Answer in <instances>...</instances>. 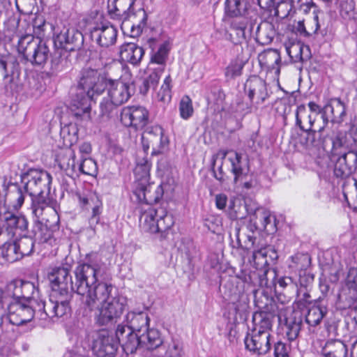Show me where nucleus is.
Returning <instances> with one entry per match:
<instances>
[{
  "instance_id": "28",
  "label": "nucleus",
  "mask_w": 357,
  "mask_h": 357,
  "mask_svg": "<svg viewBox=\"0 0 357 357\" xmlns=\"http://www.w3.org/2000/svg\"><path fill=\"white\" fill-rule=\"evenodd\" d=\"M144 54V50L134 43H126L121 46L120 56L122 60L137 66Z\"/></svg>"
},
{
  "instance_id": "37",
  "label": "nucleus",
  "mask_w": 357,
  "mask_h": 357,
  "mask_svg": "<svg viewBox=\"0 0 357 357\" xmlns=\"http://www.w3.org/2000/svg\"><path fill=\"white\" fill-rule=\"evenodd\" d=\"M258 60L261 67L275 70L276 74L280 73L279 65L281 63V56L278 50L273 49L265 50L258 55Z\"/></svg>"
},
{
  "instance_id": "21",
  "label": "nucleus",
  "mask_w": 357,
  "mask_h": 357,
  "mask_svg": "<svg viewBox=\"0 0 357 357\" xmlns=\"http://www.w3.org/2000/svg\"><path fill=\"white\" fill-rule=\"evenodd\" d=\"M89 36L92 40H96L100 46L108 47L116 43L117 30L109 23H101L90 30Z\"/></svg>"
},
{
  "instance_id": "35",
  "label": "nucleus",
  "mask_w": 357,
  "mask_h": 357,
  "mask_svg": "<svg viewBox=\"0 0 357 357\" xmlns=\"http://www.w3.org/2000/svg\"><path fill=\"white\" fill-rule=\"evenodd\" d=\"M347 106L340 98H335L325 105L324 112L328 116V113L331 114V121L334 123H342L346 116Z\"/></svg>"
},
{
  "instance_id": "23",
  "label": "nucleus",
  "mask_w": 357,
  "mask_h": 357,
  "mask_svg": "<svg viewBox=\"0 0 357 357\" xmlns=\"http://www.w3.org/2000/svg\"><path fill=\"white\" fill-rule=\"evenodd\" d=\"M281 321L280 313H270L266 311H257L252 314V327L248 331L271 333L275 317Z\"/></svg>"
},
{
  "instance_id": "13",
  "label": "nucleus",
  "mask_w": 357,
  "mask_h": 357,
  "mask_svg": "<svg viewBox=\"0 0 357 357\" xmlns=\"http://www.w3.org/2000/svg\"><path fill=\"white\" fill-rule=\"evenodd\" d=\"M93 93L76 87L71 93L70 108L77 119L89 121L91 119V101L93 98Z\"/></svg>"
},
{
  "instance_id": "19",
  "label": "nucleus",
  "mask_w": 357,
  "mask_h": 357,
  "mask_svg": "<svg viewBox=\"0 0 357 357\" xmlns=\"http://www.w3.org/2000/svg\"><path fill=\"white\" fill-rule=\"evenodd\" d=\"M133 193L139 202L151 205L160 200L163 196L164 190L162 184L154 188L153 184L147 179L146 182L136 181Z\"/></svg>"
},
{
  "instance_id": "18",
  "label": "nucleus",
  "mask_w": 357,
  "mask_h": 357,
  "mask_svg": "<svg viewBox=\"0 0 357 357\" xmlns=\"http://www.w3.org/2000/svg\"><path fill=\"white\" fill-rule=\"evenodd\" d=\"M82 33L75 29H68L65 32L61 31L54 40L56 48L66 52L80 50L84 45Z\"/></svg>"
},
{
  "instance_id": "63",
  "label": "nucleus",
  "mask_w": 357,
  "mask_h": 357,
  "mask_svg": "<svg viewBox=\"0 0 357 357\" xmlns=\"http://www.w3.org/2000/svg\"><path fill=\"white\" fill-rule=\"evenodd\" d=\"M179 111L181 117L185 120L192 116L194 109L189 96H185L182 98L179 104Z\"/></svg>"
},
{
  "instance_id": "8",
  "label": "nucleus",
  "mask_w": 357,
  "mask_h": 357,
  "mask_svg": "<svg viewBox=\"0 0 357 357\" xmlns=\"http://www.w3.org/2000/svg\"><path fill=\"white\" fill-rule=\"evenodd\" d=\"M244 90L248 95L250 101V105L258 106L263 104L269 97V93L267 89V84L259 76H252L247 79L244 84ZM239 109L248 114L251 112V105H246L245 107H241L238 104Z\"/></svg>"
},
{
  "instance_id": "40",
  "label": "nucleus",
  "mask_w": 357,
  "mask_h": 357,
  "mask_svg": "<svg viewBox=\"0 0 357 357\" xmlns=\"http://www.w3.org/2000/svg\"><path fill=\"white\" fill-rule=\"evenodd\" d=\"M278 258V252L272 246L255 251L252 255L254 263L257 267L259 265L268 266L271 264H275Z\"/></svg>"
},
{
  "instance_id": "24",
  "label": "nucleus",
  "mask_w": 357,
  "mask_h": 357,
  "mask_svg": "<svg viewBox=\"0 0 357 357\" xmlns=\"http://www.w3.org/2000/svg\"><path fill=\"white\" fill-rule=\"evenodd\" d=\"M326 125L316 126L310 131H305L300 135V143L307 150L319 149L324 142V130Z\"/></svg>"
},
{
  "instance_id": "7",
  "label": "nucleus",
  "mask_w": 357,
  "mask_h": 357,
  "mask_svg": "<svg viewBox=\"0 0 357 357\" xmlns=\"http://www.w3.org/2000/svg\"><path fill=\"white\" fill-rule=\"evenodd\" d=\"M247 282V277L239 276L221 277L220 282V293L224 300L231 303L234 305L236 313H239L245 308V305L240 303V299L243 296L244 283Z\"/></svg>"
},
{
  "instance_id": "30",
  "label": "nucleus",
  "mask_w": 357,
  "mask_h": 357,
  "mask_svg": "<svg viewBox=\"0 0 357 357\" xmlns=\"http://www.w3.org/2000/svg\"><path fill=\"white\" fill-rule=\"evenodd\" d=\"M336 304L340 310L357 309V288L344 285L338 294Z\"/></svg>"
},
{
  "instance_id": "50",
  "label": "nucleus",
  "mask_w": 357,
  "mask_h": 357,
  "mask_svg": "<svg viewBox=\"0 0 357 357\" xmlns=\"http://www.w3.org/2000/svg\"><path fill=\"white\" fill-rule=\"evenodd\" d=\"M22 294L24 300H34L38 303H45L40 296L38 287L32 282L22 280Z\"/></svg>"
},
{
  "instance_id": "46",
  "label": "nucleus",
  "mask_w": 357,
  "mask_h": 357,
  "mask_svg": "<svg viewBox=\"0 0 357 357\" xmlns=\"http://www.w3.org/2000/svg\"><path fill=\"white\" fill-rule=\"evenodd\" d=\"M257 219L260 222V229L266 231L268 234H273L277 231V220L266 211H257L255 213Z\"/></svg>"
},
{
  "instance_id": "42",
  "label": "nucleus",
  "mask_w": 357,
  "mask_h": 357,
  "mask_svg": "<svg viewBox=\"0 0 357 357\" xmlns=\"http://www.w3.org/2000/svg\"><path fill=\"white\" fill-rule=\"evenodd\" d=\"M347 347L340 339L328 340L322 349L325 357H347Z\"/></svg>"
},
{
  "instance_id": "9",
  "label": "nucleus",
  "mask_w": 357,
  "mask_h": 357,
  "mask_svg": "<svg viewBox=\"0 0 357 357\" xmlns=\"http://www.w3.org/2000/svg\"><path fill=\"white\" fill-rule=\"evenodd\" d=\"M168 143V138L165 136L164 130L160 126L148 127L142 136L143 150L147 154L151 147V156L162 154Z\"/></svg>"
},
{
  "instance_id": "5",
  "label": "nucleus",
  "mask_w": 357,
  "mask_h": 357,
  "mask_svg": "<svg viewBox=\"0 0 357 357\" xmlns=\"http://www.w3.org/2000/svg\"><path fill=\"white\" fill-rule=\"evenodd\" d=\"M31 210L33 225L28 233L35 242L46 243L52 238L53 231L59 229V216L55 210L43 208L40 204Z\"/></svg>"
},
{
  "instance_id": "20",
  "label": "nucleus",
  "mask_w": 357,
  "mask_h": 357,
  "mask_svg": "<svg viewBox=\"0 0 357 357\" xmlns=\"http://www.w3.org/2000/svg\"><path fill=\"white\" fill-rule=\"evenodd\" d=\"M116 333L119 344L127 355L135 353L139 347H142V333H135L123 324L118 325Z\"/></svg>"
},
{
  "instance_id": "43",
  "label": "nucleus",
  "mask_w": 357,
  "mask_h": 357,
  "mask_svg": "<svg viewBox=\"0 0 357 357\" xmlns=\"http://www.w3.org/2000/svg\"><path fill=\"white\" fill-rule=\"evenodd\" d=\"M328 312L327 307L316 301L305 315V321L310 326H318Z\"/></svg>"
},
{
  "instance_id": "55",
  "label": "nucleus",
  "mask_w": 357,
  "mask_h": 357,
  "mask_svg": "<svg viewBox=\"0 0 357 357\" xmlns=\"http://www.w3.org/2000/svg\"><path fill=\"white\" fill-rule=\"evenodd\" d=\"M273 25L267 23L257 24L255 33L256 40L258 41L261 40L262 44L270 43L273 38Z\"/></svg>"
},
{
  "instance_id": "38",
  "label": "nucleus",
  "mask_w": 357,
  "mask_h": 357,
  "mask_svg": "<svg viewBox=\"0 0 357 357\" xmlns=\"http://www.w3.org/2000/svg\"><path fill=\"white\" fill-rule=\"evenodd\" d=\"M250 0H225V13L230 17H245L250 7Z\"/></svg>"
},
{
  "instance_id": "22",
  "label": "nucleus",
  "mask_w": 357,
  "mask_h": 357,
  "mask_svg": "<svg viewBox=\"0 0 357 357\" xmlns=\"http://www.w3.org/2000/svg\"><path fill=\"white\" fill-rule=\"evenodd\" d=\"M325 327L328 335L332 337H347L357 329L351 317H345L342 319L331 318L326 321Z\"/></svg>"
},
{
  "instance_id": "15",
  "label": "nucleus",
  "mask_w": 357,
  "mask_h": 357,
  "mask_svg": "<svg viewBox=\"0 0 357 357\" xmlns=\"http://www.w3.org/2000/svg\"><path fill=\"white\" fill-rule=\"evenodd\" d=\"M108 77L100 76L98 71L91 68H84L80 72V78L77 87L82 88L94 95H100L105 91V84Z\"/></svg>"
},
{
  "instance_id": "29",
  "label": "nucleus",
  "mask_w": 357,
  "mask_h": 357,
  "mask_svg": "<svg viewBox=\"0 0 357 357\" xmlns=\"http://www.w3.org/2000/svg\"><path fill=\"white\" fill-rule=\"evenodd\" d=\"M51 61V66L47 75L50 77L57 76L59 73L68 70L71 66L70 61L68 59L67 52L56 48Z\"/></svg>"
},
{
  "instance_id": "11",
  "label": "nucleus",
  "mask_w": 357,
  "mask_h": 357,
  "mask_svg": "<svg viewBox=\"0 0 357 357\" xmlns=\"http://www.w3.org/2000/svg\"><path fill=\"white\" fill-rule=\"evenodd\" d=\"M122 124L135 130H142L149 123V112L141 105L124 107L121 112Z\"/></svg>"
},
{
  "instance_id": "2",
  "label": "nucleus",
  "mask_w": 357,
  "mask_h": 357,
  "mask_svg": "<svg viewBox=\"0 0 357 357\" xmlns=\"http://www.w3.org/2000/svg\"><path fill=\"white\" fill-rule=\"evenodd\" d=\"M52 181V177L47 172L31 169L20 175V182L6 184L4 179L3 190L15 210L22 207L26 195L31 197V209L36 208L38 204L47 208Z\"/></svg>"
},
{
  "instance_id": "51",
  "label": "nucleus",
  "mask_w": 357,
  "mask_h": 357,
  "mask_svg": "<svg viewBox=\"0 0 357 357\" xmlns=\"http://www.w3.org/2000/svg\"><path fill=\"white\" fill-rule=\"evenodd\" d=\"M245 63L240 59H232L225 70V76L227 80L234 79L242 75Z\"/></svg>"
},
{
  "instance_id": "56",
  "label": "nucleus",
  "mask_w": 357,
  "mask_h": 357,
  "mask_svg": "<svg viewBox=\"0 0 357 357\" xmlns=\"http://www.w3.org/2000/svg\"><path fill=\"white\" fill-rule=\"evenodd\" d=\"M151 163L146 158H142L137 162V167L135 169L136 181L146 182L150 178Z\"/></svg>"
},
{
  "instance_id": "44",
  "label": "nucleus",
  "mask_w": 357,
  "mask_h": 357,
  "mask_svg": "<svg viewBox=\"0 0 357 357\" xmlns=\"http://www.w3.org/2000/svg\"><path fill=\"white\" fill-rule=\"evenodd\" d=\"M163 343L160 333L155 328H146L141 335L142 347H146L149 350H153L159 347Z\"/></svg>"
},
{
  "instance_id": "16",
  "label": "nucleus",
  "mask_w": 357,
  "mask_h": 357,
  "mask_svg": "<svg viewBox=\"0 0 357 357\" xmlns=\"http://www.w3.org/2000/svg\"><path fill=\"white\" fill-rule=\"evenodd\" d=\"M79 204L83 210H92V215L89 219L90 226L95 227L100 221V215L102 212V201L96 192L90 190H83L76 192Z\"/></svg>"
},
{
  "instance_id": "33",
  "label": "nucleus",
  "mask_w": 357,
  "mask_h": 357,
  "mask_svg": "<svg viewBox=\"0 0 357 357\" xmlns=\"http://www.w3.org/2000/svg\"><path fill=\"white\" fill-rule=\"evenodd\" d=\"M50 56V50L47 41L40 38L26 61L30 62L33 66H43L46 63Z\"/></svg>"
},
{
  "instance_id": "64",
  "label": "nucleus",
  "mask_w": 357,
  "mask_h": 357,
  "mask_svg": "<svg viewBox=\"0 0 357 357\" xmlns=\"http://www.w3.org/2000/svg\"><path fill=\"white\" fill-rule=\"evenodd\" d=\"M218 158V155H214L212 158L211 160V172H213V177L218 181L220 183H225L228 176L226 173L223 171V161H221L220 165L218 167V170H215V167L216 164V160Z\"/></svg>"
},
{
  "instance_id": "31",
  "label": "nucleus",
  "mask_w": 357,
  "mask_h": 357,
  "mask_svg": "<svg viewBox=\"0 0 357 357\" xmlns=\"http://www.w3.org/2000/svg\"><path fill=\"white\" fill-rule=\"evenodd\" d=\"M286 335L289 340H295L300 333L303 324V314L299 310H293L285 317Z\"/></svg>"
},
{
  "instance_id": "53",
  "label": "nucleus",
  "mask_w": 357,
  "mask_h": 357,
  "mask_svg": "<svg viewBox=\"0 0 357 357\" xmlns=\"http://www.w3.org/2000/svg\"><path fill=\"white\" fill-rule=\"evenodd\" d=\"M1 246V255L8 261L14 262L22 259L15 241L5 242Z\"/></svg>"
},
{
  "instance_id": "17",
  "label": "nucleus",
  "mask_w": 357,
  "mask_h": 357,
  "mask_svg": "<svg viewBox=\"0 0 357 357\" xmlns=\"http://www.w3.org/2000/svg\"><path fill=\"white\" fill-rule=\"evenodd\" d=\"M332 160L335 161L334 174L337 178H347L357 169L356 151H349L340 155L333 153Z\"/></svg>"
},
{
  "instance_id": "4",
  "label": "nucleus",
  "mask_w": 357,
  "mask_h": 357,
  "mask_svg": "<svg viewBox=\"0 0 357 357\" xmlns=\"http://www.w3.org/2000/svg\"><path fill=\"white\" fill-rule=\"evenodd\" d=\"M9 321L13 325L21 326L32 321L36 316L40 320L59 318L52 316L47 308V303H38L34 300L10 301L8 305Z\"/></svg>"
},
{
  "instance_id": "1",
  "label": "nucleus",
  "mask_w": 357,
  "mask_h": 357,
  "mask_svg": "<svg viewBox=\"0 0 357 357\" xmlns=\"http://www.w3.org/2000/svg\"><path fill=\"white\" fill-rule=\"evenodd\" d=\"M105 273L106 266L103 263L91 259L75 268V282L70 275L68 264L52 268L48 273V278L52 292L47 303V308L52 316L62 317L69 314L71 311L70 302L73 294L77 293L86 297L91 286L97 281V277H102Z\"/></svg>"
},
{
  "instance_id": "58",
  "label": "nucleus",
  "mask_w": 357,
  "mask_h": 357,
  "mask_svg": "<svg viewBox=\"0 0 357 357\" xmlns=\"http://www.w3.org/2000/svg\"><path fill=\"white\" fill-rule=\"evenodd\" d=\"M293 264L290 266L300 271V272L305 271L311 264L310 256L307 253H297L291 257Z\"/></svg>"
},
{
  "instance_id": "39",
  "label": "nucleus",
  "mask_w": 357,
  "mask_h": 357,
  "mask_svg": "<svg viewBox=\"0 0 357 357\" xmlns=\"http://www.w3.org/2000/svg\"><path fill=\"white\" fill-rule=\"evenodd\" d=\"M248 20L246 17L236 18L231 22V32L229 33V40L234 45L242 43L246 40V32Z\"/></svg>"
},
{
  "instance_id": "10",
  "label": "nucleus",
  "mask_w": 357,
  "mask_h": 357,
  "mask_svg": "<svg viewBox=\"0 0 357 357\" xmlns=\"http://www.w3.org/2000/svg\"><path fill=\"white\" fill-rule=\"evenodd\" d=\"M119 347L116 333L102 329L96 333L92 350L98 357H115Z\"/></svg>"
},
{
  "instance_id": "25",
  "label": "nucleus",
  "mask_w": 357,
  "mask_h": 357,
  "mask_svg": "<svg viewBox=\"0 0 357 357\" xmlns=\"http://www.w3.org/2000/svg\"><path fill=\"white\" fill-rule=\"evenodd\" d=\"M234 158H229L231 162V172L234 175V183L243 182L250 174V168L248 158L243 159L241 153L234 152Z\"/></svg>"
},
{
  "instance_id": "54",
  "label": "nucleus",
  "mask_w": 357,
  "mask_h": 357,
  "mask_svg": "<svg viewBox=\"0 0 357 357\" xmlns=\"http://www.w3.org/2000/svg\"><path fill=\"white\" fill-rule=\"evenodd\" d=\"M309 52L308 47H304L303 45L297 43L292 44L291 46H287L286 50L289 56L291 57L294 62H304L309 59V55H303L304 50Z\"/></svg>"
},
{
  "instance_id": "3",
  "label": "nucleus",
  "mask_w": 357,
  "mask_h": 357,
  "mask_svg": "<svg viewBox=\"0 0 357 357\" xmlns=\"http://www.w3.org/2000/svg\"><path fill=\"white\" fill-rule=\"evenodd\" d=\"M97 277V281L91 286L84 304L90 311L100 304L98 314L96 317V324L99 326H109L116 323L123 314L127 305V298L113 292L112 284L101 280Z\"/></svg>"
},
{
  "instance_id": "34",
  "label": "nucleus",
  "mask_w": 357,
  "mask_h": 357,
  "mask_svg": "<svg viewBox=\"0 0 357 357\" xmlns=\"http://www.w3.org/2000/svg\"><path fill=\"white\" fill-rule=\"evenodd\" d=\"M296 126L303 132L305 131H310L316 126H319L317 123L316 115L307 114L305 106L301 105L297 107L296 111Z\"/></svg>"
},
{
  "instance_id": "49",
  "label": "nucleus",
  "mask_w": 357,
  "mask_h": 357,
  "mask_svg": "<svg viewBox=\"0 0 357 357\" xmlns=\"http://www.w3.org/2000/svg\"><path fill=\"white\" fill-rule=\"evenodd\" d=\"M246 213V206L239 199L233 198L229 200L228 215L231 220H241L245 217Z\"/></svg>"
},
{
  "instance_id": "27",
  "label": "nucleus",
  "mask_w": 357,
  "mask_h": 357,
  "mask_svg": "<svg viewBox=\"0 0 357 357\" xmlns=\"http://www.w3.org/2000/svg\"><path fill=\"white\" fill-rule=\"evenodd\" d=\"M125 321L126 324L123 325L126 328H130L135 333H142L149 328L150 319L146 312H130L127 313Z\"/></svg>"
},
{
  "instance_id": "62",
  "label": "nucleus",
  "mask_w": 357,
  "mask_h": 357,
  "mask_svg": "<svg viewBox=\"0 0 357 357\" xmlns=\"http://www.w3.org/2000/svg\"><path fill=\"white\" fill-rule=\"evenodd\" d=\"M119 106H120V105H116L110 98L103 99L100 105L101 115L108 118L116 116L118 113Z\"/></svg>"
},
{
  "instance_id": "60",
  "label": "nucleus",
  "mask_w": 357,
  "mask_h": 357,
  "mask_svg": "<svg viewBox=\"0 0 357 357\" xmlns=\"http://www.w3.org/2000/svg\"><path fill=\"white\" fill-rule=\"evenodd\" d=\"M6 291L11 301L23 299L22 280H14L6 286Z\"/></svg>"
},
{
  "instance_id": "41",
  "label": "nucleus",
  "mask_w": 357,
  "mask_h": 357,
  "mask_svg": "<svg viewBox=\"0 0 357 357\" xmlns=\"http://www.w3.org/2000/svg\"><path fill=\"white\" fill-rule=\"evenodd\" d=\"M75 154L73 151L69 150L59 156V166L63 170L66 175L71 178L78 176V168L76 167Z\"/></svg>"
},
{
  "instance_id": "61",
  "label": "nucleus",
  "mask_w": 357,
  "mask_h": 357,
  "mask_svg": "<svg viewBox=\"0 0 357 357\" xmlns=\"http://www.w3.org/2000/svg\"><path fill=\"white\" fill-rule=\"evenodd\" d=\"M78 172L86 175L94 176L98 173V166L92 158H84L79 165Z\"/></svg>"
},
{
  "instance_id": "45",
  "label": "nucleus",
  "mask_w": 357,
  "mask_h": 357,
  "mask_svg": "<svg viewBox=\"0 0 357 357\" xmlns=\"http://www.w3.org/2000/svg\"><path fill=\"white\" fill-rule=\"evenodd\" d=\"M162 72L163 68H158L152 71L147 77L141 78L139 84V93L145 96L150 89L155 90Z\"/></svg>"
},
{
  "instance_id": "26",
  "label": "nucleus",
  "mask_w": 357,
  "mask_h": 357,
  "mask_svg": "<svg viewBox=\"0 0 357 357\" xmlns=\"http://www.w3.org/2000/svg\"><path fill=\"white\" fill-rule=\"evenodd\" d=\"M255 303L259 311H266L270 313H280V305L273 296L265 289H258L254 292Z\"/></svg>"
},
{
  "instance_id": "47",
  "label": "nucleus",
  "mask_w": 357,
  "mask_h": 357,
  "mask_svg": "<svg viewBox=\"0 0 357 357\" xmlns=\"http://www.w3.org/2000/svg\"><path fill=\"white\" fill-rule=\"evenodd\" d=\"M39 39V38H35L32 34L20 36L17 42V52L22 55L25 60L33 50Z\"/></svg>"
},
{
  "instance_id": "52",
  "label": "nucleus",
  "mask_w": 357,
  "mask_h": 357,
  "mask_svg": "<svg viewBox=\"0 0 357 357\" xmlns=\"http://www.w3.org/2000/svg\"><path fill=\"white\" fill-rule=\"evenodd\" d=\"M18 252L22 255L29 256L33 252L35 241L29 235H23L20 238L15 241Z\"/></svg>"
},
{
  "instance_id": "57",
  "label": "nucleus",
  "mask_w": 357,
  "mask_h": 357,
  "mask_svg": "<svg viewBox=\"0 0 357 357\" xmlns=\"http://www.w3.org/2000/svg\"><path fill=\"white\" fill-rule=\"evenodd\" d=\"M158 210L159 219H158V225L167 226V228L164 229V231H159V233H160V238L166 239L168 238V235L169 234L171 227L174 225L173 218L162 208H160Z\"/></svg>"
},
{
  "instance_id": "59",
  "label": "nucleus",
  "mask_w": 357,
  "mask_h": 357,
  "mask_svg": "<svg viewBox=\"0 0 357 357\" xmlns=\"http://www.w3.org/2000/svg\"><path fill=\"white\" fill-rule=\"evenodd\" d=\"M79 129L76 124L69 123L65 126L61 130V135L63 136L64 140L69 143V145H73L77 143L78 140Z\"/></svg>"
},
{
  "instance_id": "48",
  "label": "nucleus",
  "mask_w": 357,
  "mask_h": 357,
  "mask_svg": "<svg viewBox=\"0 0 357 357\" xmlns=\"http://www.w3.org/2000/svg\"><path fill=\"white\" fill-rule=\"evenodd\" d=\"M169 50L170 47L169 42L165 41L160 45L156 51L151 52V62L162 66V67L160 68L164 69Z\"/></svg>"
},
{
  "instance_id": "6",
  "label": "nucleus",
  "mask_w": 357,
  "mask_h": 357,
  "mask_svg": "<svg viewBox=\"0 0 357 357\" xmlns=\"http://www.w3.org/2000/svg\"><path fill=\"white\" fill-rule=\"evenodd\" d=\"M113 3V8L108 6L111 17L122 22L121 28L123 31L126 24L130 28L132 37L139 36L146 24L148 17L145 10L140 8L133 12L132 7H130L125 0H114Z\"/></svg>"
},
{
  "instance_id": "36",
  "label": "nucleus",
  "mask_w": 357,
  "mask_h": 357,
  "mask_svg": "<svg viewBox=\"0 0 357 357\" xmlns=\"http://www.w3.org/2000/svg\"><path fill=\"white\" fill-rule=\"evenodd\" d=\"M158 209L149 208L142 214L140 221L143 222L145 230L152 234H157L159 231H164L167 228V226L158 225V219L155 220V218H158Z\"/></svg>"
},
{
  "instance_id": "14",
  "label": "nucleus",
  "mask_w": 357,
  "mask_h": 357,
  "mask_svg": "<svg viewBox=\"0 0 357 357\" xmlns=\"http://www.w3.org/2000/svg\"><path fill=\"white\" fill-rule=\"evenodd\" d=\"M273 339L271 333L248 331L244 338L245 348L253 354L264 356L271 351Z\"/></svg>"
},
{
  "instance_id": "12",
  "label": "nucleus",
  "mask_w": 357,
  "mask_h": 357,
  "mask_svg": "<svg viewBox=\"0 0 357 357\" xmlns=\"http://www.w3.org/2000/svg\"><path fill=\"white\" fill-rule=\"evenodd\" d=\"M105 91L107 90L109 98L116 105H123L135 93V82H124L121 79L108 78L105 84Z\"/></svg>"
},
{
  "instance_id": "32",
  "label": "nucleus",
  "mask_w": 357,
  "mask_h": 357,
  "mask_svg": "<svg viewBox=\"0 0 357 357\" xmlns=\"http://www.w3.org/2000/svg\"><path fill=\"white\" fill-rule=\"evenodd\" d=\"M29 222L26 218L22 215H15L12 213L4 214V224L3 229L6 228L8 234H15V230H20L22 232L27 231Z\"/></svg>"
}]
</instances>
